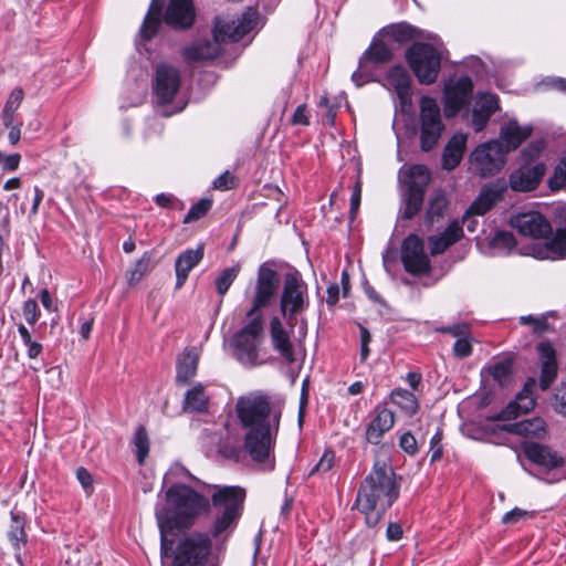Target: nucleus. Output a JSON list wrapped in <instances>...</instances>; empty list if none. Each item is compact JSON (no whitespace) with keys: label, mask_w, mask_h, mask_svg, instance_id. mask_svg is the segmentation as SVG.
<instances>
[{"label":"nucleus","mask_w":566,"mask_h":566,"mask_svg":"<svg viewBox=\"0 0 566 566\" xmlns=\"http://www.w3.org/2000/svg\"><path fill=\"white\" fill-rule=\"evenodd\" d=\"M375 75L376 71L371 66L363 67L359 62L358 69L352 75V80L357 86H363L368 82L375 81Z\"/></svg>","instance_id":"obj_55"},{"label":"nucleus","mask_w":566,"mask_h":566,"mask_svg":"<svg viewBox=\"0 0 566 566\" xmlns=\"http://www.w3.org/2000/svg\"><path fill=\"white\" fill-rule=\"evenodd\" d=\"M241 271L240 264H234L230 268H227L222 270L218 276L216 277L214 284L217 293L223 297L227 292L229 291L232 283L238 277L239 273Z\"/></svg>","instance_id":"obj_39"},{"label":"nucleus","mask_w":566,"mask_h":566,"mask_svg":"<svg viewBox=\"0 0 566 566\" xmlns=\"http://www.w3.org/2000/svg\"><path fill=\"white\" fill-rule=\"evenodd\" d=\"M420 144L421 149H432L444 128L441 120L440 107L437 101L430 96H422L420 99Z\"/></svg>","instance_id":"obj_12"},{"label":"nucleus","mask_w":566,"mask_h":566,"mask_svg":"<svg viewBox=\"0 0 566 566\" xmlns=\"http://www.w3.org/2000/svg\"><path fill=\"white\" fill-rule=\"evenodd\" d=\"M526 458L543 472H551L564 465V459L549 447L536 442L523 444Z\"/></svg>","instance_id":"obj_20"},{"label":"nucleus","mask_w":566,"mask_h":566,"mask_svg":"<svg viewBox=\"0 0 566 566\" xmlns=\"http://www.w3.org/2000/svg\"><path fill=\"white\" fill-rule=\"evenodd\" d=\"M442 430L438 429L436 433L430 439V461L436 462L441 459L442 457Z\"/></svg>","instance_id":"obj_57"},{"label":"nucleus","mask_w":566,"mask_h":566,"mask_svg":"<svg viewBox=\"0 0 566 566\" xmlns=\"http://www.w3.org/2000/svg\"><path fill=\"white\" fill-rule=\"evenodd\" d=\"M552 406L557 413L566 417V384H562L555 389Z\"/></svg>","instance_id":"obj_56"},{"label":"nucleus","mask_w":566,"mask_h":566,"mask_svg":"<svg viewBox=\"0 0 566 566\" xmlns=\"http://www.w3.org/2000/svg\"><path fill=\"white\" fill-rule=\"evenodd\" d=\"M463 237L462 227L458 221H452L446 230L437 235L428 238L430 253L432 255L443 253L449 247L457 243Z\"/></svg>","instance_id":"obj_29"},{"label":"nucleus","mask_w":566,"mask_h":566,"mask_svg":"<svg viewBox=\"0 0 566 566\" xmlns=\"http://www.w3.org/2000/svg\"><path fill=\"white\" fill-rule=\"evenodd\" d=\"M167 506L156 507V518L161 536V555L167 556L171 548L166 535L175 528L190 527L201 513L210 511L209 499L191 488L174 482L166 491Z\"/></svg>","instance_id":"obj_3"},{"label":"nucleus","mask_w":566,"mask_h":566,"mask_svg":"<svg viewBox=\"0 0 566 566\" xmlns=\"http://www.w3.org/2000/svg\"><path fill=\"white\" fill-rule=\"evenodd\" d=\"M200 352L197 347L186 348L177 359L176 365V382L178 385H188L196 376Z\"/></svg>","instance_id":"obj_25"},{"label":"nucleus","mask_w":566,"mask_h":566,"mask_svg":"<svg viewBox=\"0 0 566 566\" xmlns=\"http://www.w3.org/2000/svg\"><path fill=\"white\" fill-rule=\"evenodd\" d=\"M545 148L544 140H534L531 142L523 150L521 151L522 165H531L534 160H536L542 151Z\"/></svg>","instance_id":"obj_48"},{"label":"nucleus","mask_w":566,"mask_h":566,"mask_svg":"<svg viewBox=\"0 0 566 566\" xmlns=\"http://www.w3.org/2000/svg\"><path fill=\"white\" fill-rule=\"evenodd\" d=\"M400 448L408 454L415 455L418 452L417 439L410 432H405L399 439Z\"/></svg>","instance_id":"obj_62"},{"label":"nucleus","mask_w":566,"mask_h":566,"mask_svg":"<svg viewBox=\"0 0 566 566\" xmlns=\"http://www.w3.org/2000/svg\"><path fill=\"white\" fill-rule=\"evenodd\" d=\"M235 186V178L229 172L224 171L213 181V187L218 190H230Z\"/></svg>","instance_id":"obj_64"},{"label":"nucleus","mask_w":566,"mask_h":566,"mask_svg":"<svg viewBox=\"0 0 566 566\" xmlns=\"http://www.w3.org/2000/svg\"><path fill=\"white\" fill-rule=\"evenodd\" d=\"M503 429L510 433L525 438L542 439L546 436V423L542 418H532L514 423H509L505 424Z\"/></svg>","instance_id":"obj_33"},{"label":"nucleus","mask_w":566,"mask_h":566,"mask_svg":"<svg viewBox=\"0 0 566 566\" xmlns=\"http://www.w3.org/2000/svg\"><path fill=\"white\" fill-rule=\"evenodd\" d=\"M472 354V338L469 335L460 337L453 344V355L460 359L467 358Z\"/></svg>","instance_id":"obj_54"},{"label":"nucleus","mask_w":566,"mask_h":566,"mask_svg":"<svg viewBox=\"0 0 566 566\" xmlns=\"http://www.w3.org/2000/svg\"><path fill=\"white\" fill-rule=\"evenodd\" d=\"M515 245V237L509 231H497L490 241V247L499 254H509Z\"/></svg>","instance_id":"obj_41"},{"label":"nucleus","mask_w":566,"mask_h":566,"mask_svg":"<svg viewBox=\"0 0 566 566\" xmlns=\"http://www.w3.org/2000/svg\"><path fill=\"white\" fill-rule=\"evenodd\" d=\"M256 19L258 12L251 8L233 19L216 18L213 40L197 41L185 48L182 52L185 60L198 62L217 57L221 53L222 43L240 41L254 28Z\"/></svg>","instance_id":"obj_5"},{"label":"nucleus","mask_w":566,"mask_h":566,"mask_svg":"<svg viewBox=\"0 0 566 566\" xmlns=\"http://www.w3.org/2000/svg\"><path fill=\"white\" fill-rule=\"evenodd\" d=\"M390 401L407 416H413L419 408L418 400L413 392L402 388H396L391 391Z\"/></svg>","instance_id":"obj_36"},{"label":"nucleus","mask_w":566,"mask_h":566,"mask_svg":"<svg viewBox=\"0 0 566 566\" xmlns=\"http://www.w3.org/2000/svg\"><path fill=\"white\" fill-rule=\"evenodd\" d=\"M537 353L541 365H557L556 350L549 342H541L537 344Z\"/></svg>","instance_id":"obj_51"},{"label":"nucleus","mask_w":566,"mask_h":566,"mask_svg":"<svg viewBox=\"0 0 566 566\" xmlns=\"http://www.w3.org/2000/svg\"><path fill=\"white\" fill-rule=\"evenodd\" d=\"M280 274L268 262L258 269L252 306L248 315H262L261 308L271 305L280 291Z\"/></svg>","instance_id":"obj_11"},{"label":"nucleus","mask_w":566,"mask_h":566,"mask_svg":"<svg viewBox=\"0 0 566 566\" xmlns=\"http://www.w3.org/2000/svg\"><path fill=\"white\" fill-rule=\"evenodd\" d=\"M24 98V92L21 87H15L11 91L3 109L14 112L19 108Z\"/></svg>","instance_id":"obj_60"},{"label":"nucleus","mask_w":566,"mask_h":566,"mask_svg":"<svg viewBox=\"0 0 566 566\" xmlns=\"http://www.w3.org/2000/svg\"><path fill=\"white\" fill-rule=\"evenodd\" d=\"M359 336H360V360L365 361L369 356V343L371 342V335L367 327L358 324Z\"/></svg>","instance_id":"obj_61"},{"label":"nucleus","mask_w":566,"mask_h":566,"mask_svg":"<svg viewBox=\"0 0 566 566\" xmlns=\"http://www.w3.org/2000/svg\"><path fill=\"white\" fill-rule=\"evenodd\" d=\"M211 538L201 532L184 537L174 551L171 566H205L212 549Z\"/></svg>","instance_id":"obj_9"},{"label":"nucleus","mask_w":566,"mask_h":566,"mask_svg":"<svg viewBox=\"0 0 566 566\" xmlns=\"http://www.w3.org/2000/svg\"><path fill=\"white\" fill-rule=\"evenodd\" d=\"M447 199L442 195H436L429 202V207L427 209L426 218L429 223H433L440 217L443 216L447 209Z\"/></svg>","instance_id":"obj_45"},{"label":"nucleus","mask_w":566,"mask_h":566,"mask_svg":"<svg viewBox=\"0 0 566 566\" xmlns=\"http://www.w3.org/2000/svg\"><path fill=\"white\" fill-rule=\"evenodd\" d=\"M335 464V452L333 450H325L319 461L311 469L308 476L315 474H324L329 472Z\"/></svg>","instance_id":"obj_47"},{"label":"nucleus","mask_w":566,"mask_h":566,"mask_svg":"<svg viewBox=\"0 0 566 566\" xmlns=\"http://www.w3.org/2000/svg\"><path fill=\"white\" fill-rule=\"evenodd\" d=\"M163 7L164 0H151L148 12L139 31L143 39L150 40L157 34L161 23L160 17Z\"/></svg>","instance_id":"obj_34"},{"label":"nucleus","mask_w":566,"mask_h":566,"mask_svg":"<svg viewBox=\"0 0 566 566\" xmlns=\"http://www.w3.org/2000/svg\"><path fill=\"white\" fill-rule=\"evenodd\" d=\"M504 192V187L497 185H491L484 187L478 198L471 203L469 209L467 210L463 220H467L468 216H483L491 208L502 199Z\"/></svg>","instance_id":"obj_28"},{"label":"nucleus","mask_w":566,"mask_h":566,"mask_svg":"<svg viewBox=\"0 0 566 566\" xmlns=\"http://www.w3.org/2000/svg\"><path fill=\"white\" fill-rule=\"evenodd\" d=\"M209 408V397L202 384L188 389L182 401V409L188 412H206Z\"/></svg>","instance_id":"obj_35"},{"label":"nucleus","mask_w":566,"mask_h":566,"mask_svg":"<svg viewBox=\"0 0 566 566\" xmlns=\"http://www.w3.org/2000/svg\"><path fill=\"white\" fill-rule=\"evenodd\" d=\"M212 201L208 198L200 199L195 203L184 218V223H190L205 217L210 210Z\"/></svg>","instance_id":"obj_46"},{"label":"nucleus","mask_w":566,"mask_h":566,"mask_svg":"<svg viewBox=\"0 0 566 566\" xmlns=\"http://www.w3.org/2000/svg\"><path fill=\"white\" fill-rule=\"evenodd\" d=\"M212 510V523L210 535L216 541H226L237 528L242 516L245 490L238 485H210Z\"/></svg>","instance_id":"obj_6"},{"label":"nucleus","mask_w":566,"mask_h":566,"mask_svg":"<svg viewBox=\"0 0 566 566\" xmlns=\"http://www.w3.org/2000/svg\"><path fill=\"white\" fill-rule=\"evenodd\" d=\"M360 66H371L374 71L388 64L394 59L392 49L382 40L374 38L369 46L361 54Z\"/></svg>","instance_id":"obj_24"},{"label":"nucleus","mask_w":566,"mask_h":566,"mask_svg":"<svg viewBox=\"0 0 566 566\" xmlns=\"http://www.w3.org/2000/svg\"><path fill=\"white\" fill-rule=\"evenodd\" d=\"M18 332L21 337L22 344L27 348V355L31 360L38 361L43 353V346L41 343L35 340L30 331L23 325L18 326Z\"/></svg>","instance_id":"obj_40"},{"label":"nucleus","mask_w":566,"mask_h":566,"mask_svg":"<svg viewBox=\"0 0 566 566\" xmlns=\"http://www.w3.org/2000/svg\"><path fill=\"white\" fill-rule=\"evenodd\" d=\"M181 83L180 72L177 67L161 63L158 64L155 72L154 93L159 104L170 103Z\"/></svg>","instance_id":"obj_14"},{"label":"nucleus","mask_w":566,"mask_h":566,"mask_svg":"<svg viewBox=\"0 0 566 566\" xmlns=\"http://www.w3.org/2000/svg\"><path fill=\"white\" fill-rule=\"evenodd\" d=\"M8 536L17 549L20 548V543L25 542L24 518L19 513L11 512V526Z\"/></svg>","instance_id":"obj_43"},{"label":"nucleus","mask_w":566,"mask_h":566,"mask_svg":"<svg viewBox=\"0 0 566 566\" xmlns=\"http://www.w3.org/2000/svg\"><path fill=\"white\" fill-rule=\"evenodd\" d=\"M424 193H421L420 191L416 190H407V195L405 198V209L402 211V218L403 219H411L413 218L421 209L423 205Z\"/></svg>","instance_id":"obj_42"},{"label":"nucleus","mask_w":566,"mask_h":566,"mask_svg":"<svg viewBox=\"0 0 566 566\" xmlns=\"http://www.w3.org/2000/svg\"><path fill=\"white\" fill-rule=\"evenodd\" d=\"M473 90L472 80L469 76H461L444 87V115L452 117L469 104Z\"/></svg>","instance_id":"obj_17"},{"label":"nucleus","mask_w":566,"mask_h":566,"mask_svg":"<svg viewBox=\"0 0 566 566\" xmlns=\"http://www.w3.org/2000/svg\"><path fill=\"white\" fill-rule=\"evenodd\" d=\"M437 332H439L441 334H450V335L457 337V339H459L460 337H463V336L470 334V327L465 323H457V324H453L450 326H442L440 328H437Z\"/></svg>","instance_id":"obj_58"},{"label":"nucleus","mask_w":566,"mask_h":566,"mask_svg":"<svg viewBox=\"0 0 566 566\" xmlns=\"http://www.w3.org/2000/svg\"><path fill=\"white\" fill-rule=\"evenodd\" d=\"M497 108L499 98L495 94H479L472 108L471 126L474 132H482Z\"/></svg>","instance_id":"obj_23"},{"label":"nucleus","mask_w":566,"mask_h":566,"mask_svg":"<svg viewBox=\"0 0 566 566\" xmlns=\"http://www.w3.org/2000/svg\"><path fill=\"white\" fill-rule=\"evenodd\" d=\"M547 171L544 163L521 165L509 175V187L514 192H531L542 184Z\"/></svg>","instance_id":"obj_13"},{"label":"nucleus","mask_w":566,"mask_h":566,"mask_svg":"<svg viewBox=\"0 0 566 566\" xmlns=\"http://www.w3.org/2000/svg\"><path fill=\"white\" fill-rule=\"evenodd\" d=\"M411 83L408 70L401 64L391 66L382 80L384 87L396 93L402 112L411 106Z\"/></svg>","instance_id":"obj_18"},{"label":"nucleus","mask_w":566,"mask_h":566,"mask_svg":"<svg viewBox=\"0 0 566 566\" xmlns=\"http://www.w3.org/2000/svg\"><path fill=\"white\" fill-rule=\"evenodd\" d=\"M401 261L405 270L411 274H427L430 271V260L424 252L423 242L416 234H409L403 240Z\"/></svg>","instance_id":"obj_15"},{"label":"nucleus","mask_w":566,"mask_h":566,"mask_svg":"<svg viewBox=\"0 0 566 566\" xmlns=\"http://www.w3.org/2000/svg\"><path fill=\"white\" fill-rule=\"evenodd\" d=\"M536 386L535 378H528L515 399L501 410L496 418L500 420H511L531 411L535 407L534 391Z\"/></svg>","instance_id":"obj_19"},{"label":"nucleus","mask_w":566,"mask_h":566,"mask_svg":"<svg viewBox=\"0 0 566 566\" xmlns=\"http://www.w3.org/2000/svg\"><path fill=\"white\" fill-rule=\"evenodd\" d=\"M284 399L261 390L240 396L234 406L243 430V449L265 469H274V448L284 410Z\"/></svg>","instance_id":"obj_1"},{"label":"nucleus","mask_w":566,"mask_h":566,"mask_svg":"<svg viewBox=\"0 0 566 566\" xmlns=\"http://www.w3.org/2000/svg\"><path fill=\"white\" fill-rule=\"evenodd\" d=\"M219 452L226 458L239 461L242 454V449L240 446L230 444L227 441H222L219 444Z\"/></svg>","instance_id":"obj_63"},{"label":"nucleus","mask_w":566,"mask_h":566,"mask_svg":"<svg viewBox=\"0 0 566 566\" xmlns=\"http://www.w3.org/2000/svg\"><path fill=\"white\" fill-rule=\"evenodd\" d=\"M399 496V485L390 465L376 461L361 482L355 505L365 515L366 524L376 526Z\"/></svg>","instance_id":"obj_4"},{"label":"nucleus","mask_w":566,"mask_h":566,"mask_svg":"<svg viewBox=\"0 0 566 566\" xmlns=\"http://www.w3.org/2000/svg\"><path fill=\"white\" fill-rule=\"evenodd\" d=\"M249 322L235 333L231 345L234 357L245 366L258 365L259 349L263 340V315H248Z\"/></svg>","instance_id":"obj_8"},{"label":"nucleus","mask_w":566,"mask_h":566,"mask_svg":"<svg viewBox=\"0 0 566 566\" xmlns=\"http://www.w3.org/2000/svg\"><path fill=\"white\" fill-rule=\"evenodd\" d=\"M149 258L143 256L139 259L134 266L127 271L126 277L129 285L138 283L144 274L148 271Z\"/></svg>","instance_id":"obj_49"},{"label":"nucleus","mask_w":566,"mask_h":566,"mask_svg":"<svg viewBox=\"0 0 566 566\" xmlns=\"http://www.w3.org/2000/svg\"><path fill=\"white\" fill-rule=\"evenodd\" d=\"M395 424V415L389 409H381L366 428V439L369 443L378 444L385 432Z\"/></svg>","instance_id":"obj_30"},{"label":"nucleus","mask_w":566,"mask_h":566,"mask_svg":"<svg viewBox=\"0 0 566 566\" xmlns=\"http://www.w3.org/2000/svg\"><path fill=\"white\" fill-rule=\"evenodd\" d=\"M40 315L39 306L36 301L34 300H27L23 304V316L24 319L30 324L33 325L38 321Z\"/></svg>","instance_id":"obj_59"},{"label":"nucleus","mask_w":566,"mask_h":566,"mask_svg":"<svg viewBox=\"0 0 566 566\" xmlns=\"http://www.w3.org/2000/svg\"><path fill=\"white\" fill-rule=\"evenodd\" d=\"M513 360L504 358L489 367V374L500 385L506 386L511 381Z\"/></svg>","instance_id":"obj_38"},{"label":"nucleus","mask_w":566,"mask_h":566,"mask_svg":"<svg viewBox=\"0 0 566 566\" xmlns=\"http://www.w3.org/2000/svg\"><path fill=\"white\" fill-rule=\"evenodd\" d=\"M203 253V247L199 245L196 249H187L177 256L175 262L177 289L185 284L190 271L202 260Z\"/></svg>","instance_id":"obj_27"},{"label":"nucleus","mask_w":566,"mask_h":566,"mask_svg":"<svg viewBox=\"0 0 566 566\" xmlns=\"http://www.w3.org/2000/svg\"><path fill=\"white\" fill-rule=\"evenodd\" d=\"M310 306L308 287L298 271L284 275L280 293V316L270 319V337L273 349L280 354L286 364L297 360V349L291 336L294 333L297 317Z\"/></svg>","instance_id":"obj_2"},{"label":"nucleus","mask_w":566,"mask_h":566,"mask_svg":"<svg viewBox=\"0 0 566 566\" xmlns=\"http://www.w3.org/2000/svg\"><path fill=\"white\" fill-rule=\"evenodd\" d=\"M532 126H521L517 120L511 119L505 124L500 132V142L503 145V150L507 155L510 151L515 150L520 145L532 135Z\"/></svg>","instance_id":"obj_26"},{"label":"nucleus","mask_w":566,"mask_h":566,"mask_svg":"<svg viewBox=\"0 0 566 566\" xmlns=\"http://www.w3.org/2000/svg\"><path fill=\"white\" fill-rule=\"evenodd\" d=\"M381 34L401 45L412 42L417 39L424 38L422 30L407 22H399L387 25L381 30Z\"/></svg>","instance_id":"obj_32"},{"label":"nucleus","mask_w":566,"mask_h":566,"mask_svg":"<svg viewBox=\"0 0 566 566\" xmlns=\"http://www.w3.org/2000/svg\"><path fill=\"white\" fill-rule=\"evenodd\" d=\"M548 186L552 190L566 188V156L562 158L560 164L555 168L553 176L548 179Z\"/></svg>","instance_id":"obj_50"},{"label":"nucleus","mask_w":566,"mask_h":566,"mask_svg":"<svg viewBox=\"0 0 566 566\" xmlns=\"http://www.w3.org/2000/svg\"><path fill=\"white\" fill-rule=\"evenodd\" d=\"M530 254L539 260H559L566 258V229H558L545 243H533Z\"/></svg>","instance_id":"obj_22"},{"label":"nucleus","mask_w":566,"mask_h":566,"mask_svg":"<svg viewBox=\"0 0 566 566\" xmlns=\"http://www.w3.org/2000/svg\"><path fill=\"white\" fill-rule=\"evenodd\" d=\"M134 446L136 448V458L139 464L145 462L149 453V439L144 427H138L134 434Z\"/></svg>","instance_id":"obj_44"},{"label":"nucleus","mask_w":566,"mask_h":566,"mask_svg":"<svg viewBox=\"0 0 566 566\" xmlns=\"http://www.w3.org/2000/svg\"><path fill=\"white\" fill-rule=\"evenodd\" d=\"M468 136L464 133L454 134L444 147L442 155V166L447 170L454 169L461 161Z\"/></svg>","instance_id":"obj_31"},{"label":"nucleus","mask_w":566,"mask_h":566,"mask_svg":"<svg viewBox=\"0 0 566 566\" xmlns=\"http://www.w3.org/2000/svg\"><path fill=\"white\" fill-rule=\"evenodd\" d=\"M510 224L522 235L534 239L547 238L553 231L549 221L537 211L516 213L511 217Z\"/></svg>","instance_id":"obj_16"},{"label":"nucleus","mask_w":566,"mask_h":566,"mask_svg":"<svg viewBox=\"0 0 566 566\" xmlns=\"http://www.w3.org/2000/svg\"><path fill=\"white\" fill-rule=\"evenodd\" d=\"M557 365L543 364L541 365L539 387L546 390L555 381L557 377Z\"/></svg>","instance_id":"obj_52"},{"label":"nucleus","mask_w":566,"mask_h":566,"mask_svg":"<svg viewBox=\"0 0 566 566\" xmlns=\"http://www.w3.org/2000/svg\"><path fill=\"white\" fill-rule=\"evenodd\" d=\"M520 323L522 325H532L533 332L535 334H543L548 328L547 318L545 315L542 316H533V315H524L520 317Z\"/></svg>","instance_id":"obj_53"},{"label":"nucleus","mask_w":566,"mask_h":566,"mask_svg":"<svg viewBox=\"0 0 566 566\" xmlns=\"http://www.w3.org/2000/svg\"><path fill=\"white\" fill-rule=\"evenodd\" d=\"M405 59L420 84H433L441 69L442 45L415 41L406 50Z\"/></svg>","instance_id":"obj_7"},{"label":"nucleus","mask_w":566,"mask_h":566,"mask_svg":"<svg viewBox=\"0 0 566 566\" xmlns=\"http://www.w3.org/2000/svg\"><path fill=\"white\" fill-rule=\"evenodd\" d=\"M165 22L175 29H188L195 21L191 0H170L165 12Z\"/></svg>","instance_id":"obj_21"},{"label":"nucleus","mask_w":566,"mask_h":566,"mask_svg":"<svg viewBox=\"0 0 566 566\" xmlns=\"http://www.w3.org/2000/svg\"><path fill=\"white\" fill-rule=\"evenodd\" d=\"M406 178L409 190L424 193L430 182V172L423 165H413L408 169Z\"/></svg>","instance_id":"obj_37"},{"label":"nucleus","mask_w":566,"mask_h":566,"mask_svg":"<svg viewBox=\"0 0 566 566\" xmlns=\"http://www.w3.org/2000/svg\"><path fill=\"white\" fill-rule=\"evenodd\" d=\"M506 161V154L500 140L480 144L470 155L471 170L481 177L500 172Z\"/></svg>","instance_id":"obj_10"}]
</instances>
